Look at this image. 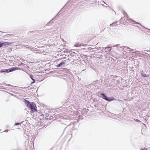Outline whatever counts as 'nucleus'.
I'll return each instance as SVG.
<instances>
[{
	"instance_id": "14",
	"label": "nucleus",
	"mask_w": 150,
	"mask_h": 150,
	"mask_svg": "<svg viewBox=\"0 0 150 150\" xmlns=\"http://www.w3.org/2000/svg\"><path fill=\"white\" fill-rule=\"evenodd\" d=\"M106 48V50L107 49H108V48H110V47H105Z\"/></svg>"
},
{
	"instance_id": "16",
	"label": "nucleus",
	"mask_w": 150,
	"mask_h": 150,
	"mask_svg": "<svg viewBox=\"0 0 150 150\" xmlns=\"http://www.w3.org/2000/svg\"><path fill=\"white\" fill-rule=\"evenodd\" d=\"M135 23L137 24H140V25H141V24L138 23Z\"/></svg>"
},
{
	"instance_id": "8",
	"label": "nucleus",
	"mask_w": 150,
	"mask_h": 150,
	"mask_svg": "<svg viewBox=\"0 0 150 150\" xmlns=\"http://www.w3.org/2000/svg\"><path fill=\"white\" fill-rule=\"evenodd\" d=\"M23 122H22L21 123H16L14 125H19L20 124H21Z\"/></svg>"
},
{
	"instance_id": "4",
	"label": "nucleus",
	"mask_w": 150,
	"mask_h": 150,
	"mask_svg": "<svg viewBox=\"0 0 150 150\" xmlns=\"http://www.w3.org/2000/svg\"><path fill=\"white\" fill-rule=\"evenodd\" d=\"M11 43L9 42H0V47L3 46L10 45Z\"/></svg>"
},
{
	"instance_id": "22",
	"label": "nucleus",
	"mask_w": 150,
	"mask_h": 150,
	"mask_svg": "<svg viewBox=\"0 0 150 150\" xmlns=\"http://www.w3.org/2000/svg\"><path fill=\"white\" fill-rule=\"evenodd\" d=\"M132 21L133 22H134V21Z\"/></svg>"
},
{
	"instance_id": "18",
	"label": "nucleus",
	"mask_w": 150,
	"mask_h": 150,
	"mask_svg": "<svg viewBox=\"0 0 150 150\" xmlns=\"http://www.w3.org/2000/svg\"><path fill=\"white\" fill-rule=\"evenodd\" d=\"M86 45H82V46H85Z\"/></svg>"
},
{
	"instance_id": "6",
	"label": "nucleus",
	"mask_w": 150,
	"mask_h": 150,
	"mask_svg": "<svg viewBox=\"0 0 150 150\" xmlns=\"http://www.w3.org/2000/svg\"><path fill=\"white\" fill-rule=\"evenodd\" d=\"M29 76L31 79L33 81V82H31V84L34 83L35 82V80L34 79V76L32 74H30Z\"/></svg>"
},
{
	"instance_id": "17",
	"label": "nucleus",
	"mask_w": 150,
	"mask_h": 150,
	"mask_svg": "<svg viewBox=\"0 0 150 150\" xmlns=\"http://www.w3.org/2000/svg\"><path fill=\"white\" fill-rule=\"evenodd\" d=\"M127 47V48L128 49H130V48H129V47Z\"/></svg>"
},
{
	"instance_id": "9",
	"label": "nucleus",
	"mask_w": 150,
	"mask_h": 150,
	"mask_svg": "<svg viewBox=\"0 0 150 150\" xmlns=\"http://www.w3.org/2000/svg\"><path fill=\"white\" fill-rule=\"evenodd\" d=\"M81 46V45H79V44H77V45H76V44L75 45V46L76 47H80V46Z\"/></svg>"
},
{
	"instance_id": "20",
	"label": "nucleus",
	"mask_w": 150,
	"mask_h": 150,
	"mask_svg": "<svg viewBox=\"0 0 150 150\" xmlns=\"http://www.w3.org/2000/svg\"><path fill=\"white\" fill-rule=\"evenodd\" d=\"M111 49H110L109 50V51H110L111 50Z\"/></svg>"
},
{
	"instance_id": "2",
	"label": "nucleus",
	"mask_w": 150,
	"mask_h": 150,
	"mask_svg": "<svg viewBox=\"0 0 150 150\" xmlns=\"http://www.w3.org/2000/svg\"><path fill=\"white\" fill-rule=\"evenodd\" d=\"M17 69L18 67H13L10 69H0V72L1 73H9L15 70H17Z\"/></svg>"
},
{
	"instance_id": "19",
	"label": "nucleus",
	"mask_w": 150,
	"mask_h": 150,
	"mask_svg": "<svg viewBox=\"0 0 150 150\" xmlns=\"http://www.w3.org/2000/svg\"><path fill=\"white\" fill-rule=\"evenodd\" d=\"M103 49H105V50H106V48L105 47H103Z\"/></svg>"
},
{
	"instance_id": "1",
	"label": "nucleus",
	"mask_w": 150,
	"mask_h": 150,
	"mask_svg": "<svg viewBox=\"0 0 150 150\" xmlns=\"http://www.w3.org/2000/svg\"><path fill=\"white\" fill-rule=\"evenodd\" d=\"M24 102L28 107L30 108L32 112H34L37 111L36 105L34 102L30 103L26 100H24Z\"/></svg>"
},
{
	"instance_id": "15",
	"label": "nucleus",
	"mask_w": 150,
	"mask_h": 150,
	"mask_svg": "<svg viewBox=\"0 0 150 150\" xmlns=\"http://www.w3.org/2000/svg\"><path fill=\"white\" fill-rule=\"evenodd\" d=\"M142 73H143V70L142 71H140Z\"/></svg>"
},
{
	"instance_id": "12",
	"label": "nucleus",
	"mask_w": 150,
	"mask_h": 150,
	"mask_svg": "<svg viewBox=\"0 0 150 150\" xmlns=\"http://www.w3.org/2000/svg\"><path fill=\"white\" fill-rule=\"evenodd\" d=\"M8 130L7 129L4 132H7L8 131Z\"/></svg>"
},
{
	"instance_id": "23",
	"label": "nucleus",
	"mask_w": 150,
	"mask_h": 150,
	"mask_svg": "<svg viewBox=\"0 0 150 150\" xmlns=\"http://www.w3.org/2000/svg\"><path fill=\"white\" fill-rule=\"evenodd\" d=\"M10 85H8V86H10Z\"/></svg>"
},
{
	"instance_id": "24",
	"label": "nucleus",
	"mask_w": 150,
	"mask_h": 150,
	"mask_svg": "<svg viewBox=\"0 0 150 150\" xmlns=\"http://www.w3.org/2000/svg\"><path fill=\"white\" fill-rule=\"evenodd\" d=\"M1 84V85H2V84Z\"/></svg>"
},
{
	"instance_id": "7",
	"label": "nucleus",
	"mask_w": 150,
	"mask_h": 150,
	"mask_svg": "<svg viewBox=\"0 0 150 150\" xmlns=\"http://www.w3.org/2000/svg\"><path fill=\"white\" fill-rule=\"evenodd\" d=\"M141 75L144 77H147L149 76V75L148 74L147 75L145 74L142 73L141 72Z\"/></svg>"
},
{
	"instance_id": "5",
	"label": "nucleus",
	"mask_w": 150,
	"mask_h": 150,
	"mask_svg": "<svg viewBox=\"0 0 150 150\" xmlns=\"http://www.w3.org/2000/svg\"><path fill=\"white\" fill-rule=\"evenodd\" d=\"M66 62V60L62 61L59 64H57L56 66L57 67H59L63 65H64L65 64Z\"/></svg>"
},
{
	"instance_id": "11",
	"label": "nucleus",
	"mask_w": 150,
	"mask_h": 150,
	"mask_svg": "<svg viewBox=\"0 0 150 150\" xmlns=\"http://www.w3.org/2000/svg\"><path fill=\"white\" fill-rule=\"evenodd\" d=\"M135 120L137 122H140V121L139 120H138V119H136V120Z\"/></svg>"
},
{
	"instance_id": "10",
	"label": "nucleus",
	"mask_w": 150,
	"mask_h": 150,
	"mask_svg": "<svg viewBox=\"0 0 150 150\" xmlns=\"http://www.w3.org/2000/svg\"><path fill=\"white\" fill-rule=\"evenodd\" d=\"M64 58H61V59H58L57 60L58 61H59V60H61L62 59H64Z\"/></svg>"
},
{
	"instance_id": "21",
	"label": "nucleus",
	"mask_w": 150,
	"mask_h": 150,
	"mask_svg": "<svg viewBox=\"0 0 150 150\" xmlns=\"http://www.w3.org/2000/svg\"><path fill=\"white\" fill-rule=\"evenodd\" d=\"M147 30H150L149 29H147Z\"/></svg>"
},
{
	"instance_id": "3",
	"label": "nucleus",
	"mask_w": 150,
	"mask_h": 150,
	"mask_svg": "<svg viewBox=\"0 0 150 150\" xmlns=\"http://www.w3.org/2000/svg\"><path fill=\"white\" fill-rule=\"evenodd\" d=\"M100 97L102 98L103 99H104L107 101L110 102L113 100L112 99H111L110 98L108 97L107 96L103 93H100Z\"/></svg>"
},
{
	"instance_id": "13",
	"label": "nucleus",
	"mask_w": 150,
	"mask_h": 150,
	"mask_svg": "<svg viewBox=\"0 0 150 150\" xmlns=\"http://www.w3.org/2000/svg\"><path fill=\"white\" fill-rule=\"evenodd\" d=\"M27 46H28V45H23V47H26Z\"/></svg>"
}]
</instances>
